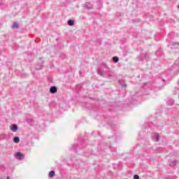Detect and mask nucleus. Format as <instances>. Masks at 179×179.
<instances>
[{"instance_id": "obj_1", "label": "nucleus", "mask_w": 179, "mask_h": 179, "mask_svg": "<svg viewBox=\"0 0 179 179\" xmlns=\"http://www.w3.org/2000/svg\"><path fill=\"white\" fill-rule=\"evenodd\" d=\"M152 138L154 142H159L160 141V135L159 134V133L154 134Z\"/></svg>"}, {"instance_id": "obj_2", "label": "nucleus", "mask_w": 179, "mask_h": 179, "mask_svg": "<svg viewBox=\"0 0 179 179\" xmlns=\"http://www.w3.org/2000/svg\"><path fill=\"white\" fill-rule=\"evenodd\" d=\"M10 129L12 132H16L17 129H19V127H17V124H13L10 126Z\"/></svg>"}, {"instance_id": "obj_3", "label": "nucleus", "mask_w": 179, "mask_h": 179, "mask_svg": "<svg viewBox=\"0 0 179 179\" xmlns=\"http://www.w3.org/2000/svg\"><path fill=\"white\" fill-rule=\"evenodd\" d=\"M15 157L18 160H23L24 159V155L20 152H17Z\"/></svg>"}, {"instance_id": "obj_4", "label": "nucleus", "mask_w": 179, "mask_h": 179, "mask_svg": "<svg viewBox=\"0 0 179 179\" xmlns=\"http://www.w3.org/2000/svg\"><path fill=\"white\" fill-rule=\"evenodd\" d=\"M14 143H19L20 142V138L19 136H15L13 139Z\"/></svg>"}, {"instance_id": "obj_5", "label": "nucleus", "mask_w": 179, "mask_h": 179, "mask_svg": "<svg viewBox=\"0 0 179 179\" xmlns=\"http://www.w3.org/2000/svg\"><path fill=\"white\" fill-rule=\"evenodd\" d=\"M55 176V171H50L49 172V177L50 178H52Z\"/></svg>"}, {"instance_id": "obj_6", "label": "nucleus", "mask_w": 179, "mask_h": 179, "mask_svg": "<svg viewBox=\"0 0 179 179\" xmlns=\"http://www.w3.org/2000/svg\"><path fill=\"white\" fill-rule=\"evenodd\" d=\"M176 165H177V161H172V162L170 163V164H169V166H170L171 167H176Z\"/></svg>"}, {"instance_id": "obj_7", "label": "nucleus", "mask_w": 179, "mask_h": 179, "mask_svg": "<svg viewBox=\"0 0 179 179\" xmlns=\"http://www.w3.org/2000/svg\"><path fill=\"white\" fill-rule=\"evenodd\" d=\"M166 104H168V106H173V104H174V100L173 99H169L167 102Z\"/></svg>"}, {"instance_id": "obj_8", "label": "nucleus", "mask_w": 179, "mask_h": 179, "mask_svg": "<svg viewBox=\"0 0 179 179\" xmlns=\"http://www.w3.org/2000/svg\"><path fill=\"white\" fill-rule=\"evenodd\" d=\"M68 24L69 26H73V24H75V22H73V20H69Z\"/></svg>"}, {"instance_id": "obj_9", "label": "nucleus", "mask_w": 179, "mask_h": 179, "mask_svg": "<svg viewBox=\"0 0 179 179\" xmlns=\"http://www.w3.org/2000/svg\"><path fill=\"white\" fill-rule=\"evenodd\" d=\"M6 169V168L5 167V165H2V164L0 165V171H4Z\"/></svg>"}, {"instance_id": "obj_10", "label": "nucleus", "mask_w": 179, "mask_h": 179, "mask_svg": "<svg viewBox=\"0 0 179 179\" xmlns=\"http://www.w3.org/2000/svg\"><path fill=\"white\" fill-rule=\"evenodd\" d=\"M113 62L117 63V62H118V61H120V59H118V57H113Z\"/></svg>"}, {"instance_id": "obj_11", "label": "nucleus", "mask_w": 179, "mask_h": 179, "mask_svg": "<svg viewBox=\"0 0 179 179\" xmlns=\"http://www.w3.org/2000/svg\"><path fill=\"white\" fill-rule=\"evenodd\" d=\"M13 28L14 29H18L19 28V24L17 22H14Z\"/></svg>"}, {"instance_id": "obj_12", "label": "nucleus", "mask_w": 179, "mask_h": 179, "mask_svg": "<svg viewBox=\"0 0 179 179\" xmlns=\"http://www.w3.org/2000/svg\"><path fill=\"white\" fill-rule=\"evenodd\" d=\"M71 150H76V145H72L71 148Z\"/></svg>"}, {"instance_id": "obj_13", "label": "nucleus", "mask_w": 179, "mask_h": 179, "mask_svg": "<svg viewBox=\"0 0 179 179\" xmlns=\"http://www.w3.org/2000/svg\"><path fill=\"white\" fill-rule=\"evenodd\" d=\"M50 90H57V87L52 86L50 88Z\"/></svg>"}, {"instance_id": "obj_14", "label": "nucleus", "mask_w": 179, "mask_h": 179, "mask_svg": "<svg viewBox=\"0 0 179 179\" xmlns=\"http://www.w3.org/2000/svg\"><path fill=\"white\" fill-rule=\"evenodd\" d=\"M57 90H50V93H52V94H55V93H57Z\"/></svg>"}, {"instance_id": "obj_15", "label": "nucleus", "mask_w": 179, "mask_h": 179, "mask_svg": "<svg viewBox=\"0 0 179 179\" xmlns=\"http://www.w3.org/2000/svg\"><path fill=\"white\" fill-rule=\"evenodd\" d=\"M134 179H139V175H134Z\"/></svg>"}, {"instance_id": "obj_16", "label": "nucleus", "mask_w": 179, "mask_h": 179, "mask_svg": "<svg viewBox=\"0 0 179 179\" xmlns=\"http://www.w3.org/2000/svg\"><path fill=\"white\" fill-rule=\"evenodd\" d=\"M6 179H10V176H7Z\"/></svg>"}]
</instances>
